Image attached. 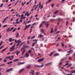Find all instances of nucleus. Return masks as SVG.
I'll return each mask as SVG.
<instances>
[{
	"label": "nucleus",
	"instance_id": "nucleus-1",
	"mask_svg": "<svg viewBox=\"0 0 75 75\" xmlns=\"http://www.w3.org/2000/svg\"><path fill=\"white\" fill-rule=\"evenodd\" d=\"M15 41L16 43H18L17 45H16V46L17 47H18V45L20 44V43L21 42V40H17H17H15Z\"/></svg>",
	"mask_w": 75,
	"mask_h": 75
},
{
	"label": "nucleus",
	"instance_id": "nucleus-2",
	"mask_svg": "<svg viewBox=\"0 0 75 75\" xmlns=\"http://www.w3.org/2000/svg\"><path fill=\"white\" fill-rule=\"evenodd\" d=\"M15 44H14V45L10 49V51H13V50H14V47H15Z\"/></svg>",
	"mask_w": 75,
	"mask_h": 75
},
{
	"label": "nucleus",
	"instance_id": "nucleus-3",
	"mask_svg": "<svg viewBox=\"0 0 75 75\" xmlns=\"http://www.w3.org/2000/svg\"><path fill=\"white\" fill-rule=\"evenodd\" d=\"M30 74L31 75H34V71L33 70H31L29 72Z\"/></svg>",
	"mask_w": 75,
	"mask_h": 75
},
{
	"label": "nucleus",
	"instance_id": "nucleus-4",
	"mask_svg": "<svg viewBox=\"0 0 75 75\" xmlns=\"http://www.w3.org/2000/svg\"><path fill=\"white\" fill-rule=\"evenodd\" d=\"M29 53H28V52H26L25 55V57H26V58H27V57H29Z\"/></svg>",
	"mask_w": 75,
	"mask_h": 75
},
{
	"label": "nucleus",
	"instance_id": "nucleus-5",
	"mask_svg": "<svg viewBox=\"0 0 75 75\" xmlns=\"http://www.w3.org/2000/svg\"><path fill=\"white\" fill-rule=\"evenodd\" d=\"M35 67H40V68H42V67H44V64H42L40 66L38 65H35Z\"/></svg>",
	"mask_w": 75,
	"mask_h": 75
},
{
	"label": "nucleus",
	"instance_id": "nucleus-6",
	"mask_svg": "<svg viewBox=\"0 0 75 75\" xmlns=\"http://www.w3.org/2000/svg\"><path fill=\"white\" fill-rule=\"evenodd\" d=\"M44 59V58H42L41 59H38V62H41V61H43Z\"/></svg>",
	"mask_w": 75,
	"mask_h": 75
},
{
	"label": "nucleus",
	"instance_id": "nucleus-7",
	"mask_svg": "<svg viewBox=\"0 0 75 75\" xmlns=\"http://www.w3.org/2000/svg\"><path fill=\"white\" fill-rule=\"evenodd\" d=\"M13 57H14V56H10L9 59V61H11L13 59Z\"/></svg>",
	"mask_w": 75,
	"mask_h": 75
},
{
	"label": "nucleus",
	"instance_id": "nucleus-8",
	"mask_svg": "<svg viewBox=\"0 0 75 75\" xmlns=\"http://www.w3.org/2000/svg\"><path fill=\"white\" fill-rule=\"evenodd\" d=\"M8 18V16H7L6 18L4 20L2 21V23H4V22L6 21V20Z\"/></svg>",
	"mask_w": 75,
	"mask_h": 75
},
{
	"label": "nucleus",
	"instance_id": "nucleus-9",
	"mask_svg": "<svg viewBox=\"0 0 75 75\" xmlns=\"http://www.w3.org/2000/svg\"><path fill=\"white\" fill-rule=\"evenodd\" d=\"M12 69H13V68H11L9 69H8V70H6V72H8L9 71H11L12 70Z\"/></svg>",
	"mask_w": 75,
	"mask_h": 75
},
{
	"label": "nucleus",
	"instance_id": "nucleus-10",
	"mask_svg": "<svg viewBox=\"0 0 75 75\" xmlns=\"http://www.w3.org/2000/svg\"><path fill=\"white\" fill-rule=\"evenodd\" d=\"M19 35V34L17 32L16 34V38H18V35Z\"/></svg>",
	"mask_w": 75,
	"mask_h": 75
},
{
	"label": "nucleus",
	"instance_id": "nucleus-11",
	"mask_svg": "<svg viewBox=\"0 0 75 75\" xmlns=\"http://www.w3.org/2000/svg\"><path fill=\"white\" fill-rule=\"evenodd\" d=\"M7 48H8V47L4 49L3 50H2V52H1V53H3L4 51H5L6 50V49H7Z\"/></svg>",
	"mask_w": 75,
	"mask_h": 75
},
{
	"label": "nucleus",
	"instance_id": "nucleus-12",
	"mask_svg": "<svg viewBox=\"0 0 75 75\" xmlns=\"http://www.w3.org/2000/svg\"><path fill=\"white\" fill-rule=\"evenodd\" d=\"M44 35H40L38 36V38H41V37H43Z\"/></svg>",
	"mask_w": 75,
	"mask_h": 75
},
{
	"label": "nucleus",
	"instance_id": "nucleus-13",
	"mask_svg": "<svg viewBox=\"0 0 75 75\" xmlns=\"http://www.w3.org/2000/svg\"><path fill=\"white\" fill-rule=\"evenodd\" d=\"M23 71H24V69H21V70H19V73H21V72H23Z\"/></svg>",
	"mask_w": 75,
	"mask_h": 75
},
{
	"label": "nucleus",
	"instance_id": "nucleus-14",
	"mask_svg": "<svg viewBox=\"0 0 75 75\" xmlns=\"http://www.w3.org/2000/svg\"><path fill=\"white\" fill-rule=\"evenodd\" d=\"M28 13V12H27L25 13V16H26V15L27 17H28V16H29V15H30V14H29Z\"/></svg>",
	"mask_w": 75,
	"mask_h": 75
},
{
	"label": "nucleus",
	"instance_id": "nucleus-15",
	"mask_svg": "<svg viewBox=\"0 0 75 75\" xmlns=\"http://www.w3.org/2000/svg\"><path fill=\"white\" fill-rule=\"evenodd\" d=\"M52 0H48L47 1L46 3V4H47L48 3H50V2H51Z\"/></svg>",
	"mask_w": 75,
	"mask_h": 75
},
{
	"label": "nucleus",
	"instance_id": "nucleus-16",
	"mask_svg": "<svg viewBox=\"0 0 75 75\" xmlns=\"http://www.w3.org/2000/svg\"><path fill=\"white\" fill-rule=\"evenodd\" d=\"M52 64V62L49 63L45 64V66H47V65H50V64Z\"/></svg>",
	"mask_w": 75,
	"mask_h": 75
},
{
	"label": "nucleus",
	"instance_id": "nucleus-17",
	"mask_svg": "<svg viewBox=\"0 0 75 75\" xmlns=\"http://www.w3.org/2000/svg\"><path fill=\"white\" fill-rule=\"evenodd\" d=\"M45 24L46 25V27L47 28H48V25H49V24H48V23L47 24V23H45Z\"/></svg>",
	"mask_w": 75,
	"mask_h": 75
},
{
	"label": "nucleus",
	"instance_id": "nucleus-18",
	"mask_svg": "<svg viewBox=\"0 0 75 75\" xmlns=\"http://www.w3.org/2000/svg\"><path fill=\"white\" fill-rule=\"evenodd\" d=\"M54 51H53L49 55V56L50 57H51V55H52V54H53V53H54Z\"/></svg>",
	"mask_w": 75,
	"mask_h": 75
},
{
	"label": "nucleus",
	"instance_id": "nucleus-19",
	"mask_svg": "<svg viewBox=\"0 0 75 75\" xmlns=\"http://www.w3.org/2000/svg\"><path fill=\"white\" fill-rule=\"evenodd\" d=\"M25 52V50L23 49V51L21 53V55H23V54H24Z\"/></svg>",
	"mask_w": 75,
	"mask_h": 75
},
{
	"label": "nucleus",
	"instance_id": "nucleus-20",
	"mask_svg": "<svg viewBox=\"0 0 75 75\" xmlns=\"http://www.w3.org/2000/svg\"><path fill=\"white\" fill-rule=\"evenodd\" d=\"M10 28H9L6 30V31H7L8 32H9V31H10Z\"/></svg>",
	"mask_w": 75,
	"mask_h": 75
},
{
	"label": "nucleus",
	"instance_id": "nucleus-21",
	"mask_svg": "<svg viewBox=\"0 0 75 75\" xmlns=\"http://www.w3.org/2000/svg\"><path fill=\"white\" fill-rule=\"evenodd\" d=\"M30 25H31L30 24L28 25H26V26H25V27H26V28H28L29 27H30Z\"/></svg>",
	"mask_w": 75,
	"mask_h": 75
},
{
	"label": "nucleus",
	"instance_id": "nucleus-22",
	"mask_svg": "<svg viewBox=\"0 0 75 75\" xmlns=\"http://www.w3.org/2000/svg\"><path fill=\"white\" fill-rule=\"evenodd\" d=\"M19 61V59H16L13 60V62H16V61Z\"/></svg>",
	"mask_w": 75,
	"mask_h": 75
},
{
	"label": "nucleus",
	"instance_id": "nucleus-23",
	"mask_svg": "<svg viewBox=\"0 0 75 75\" xmlns=\"http://www.w3.org/2000/svg\"><path fill=\"white\" fill-rule=\"evenodd\" d=\"M26 68H28V69H29V68H30V65H28V66L26 67Z\"/></svg>",
	"mask_w": 75,
	"mask_h": 75
},
{
	"label": "nucleus",
	"instance_id": "nucleus-24",
	"mask_svg": "<svg viewBox=\"0 0 75 75\" xmlns=\"http://www.w3.org/2000/svg\"><path fill=\"white\" fill-rule=\"evenodd\" d=\"M16 30H17V28H14L13 29V33H14V32L15 31H16Z\"/></svg>",
	"mask_w": 75,
	"mask_h": 75
},
{
	"label": "nucleus",
	"instance_id": "nucleus-25",
	"mask_svg": "<svg viewBox=\"0 0 75 75\" xmlns=\"http://www.w3.org/2000/svg\"><path fill=\"white\" fill-rule=\"evenodd\" d=\"M9 41H10V42H11V41H12V38H10L9 39Z\"/></svg>",
	"mask_w": 75,
	"mask_h": 75
},
{
	"label": "nucleus",
	"instance_id": "nucleus-26",
	"mask_svg": "<svg viewBox=\"0 0 75 75\" xmlns=\"http://www.w3.org/2000/svg\"><path fill=\"white\" fill-rule=\"evenodd\" d=\"M4 62H7V60L6 59H4Z\"/></svg>",
	"mask_w": 75,
	"mask_h": 75
},
{
	"label": "nucleus",
	"instance_id": "nucleus-27",
	"mask_svg": "<svg viewBox=\"0 0 75 75\" xmlns=\"http://www.w3.org/2000/svg\"><path fill=\"white\" fill-rule=\"evenodd\" d=\"M34 38H35V36H32L31 38L30 39H31V40L33 39H34Z\"/></svg>",
	"mask_w": 75,
	"mask_h": 75
},
{
	"label": "nucleus",
	"instance_id": "nucleus-28",
	"mask_svg": "<svg viewBox=\"0 0 75 75\" xmlns=\"http://www.w3.org/2000/svg\"><path fill=\"white\" fill-rule=\"evenodd\" d=\"M42 5H41V2H39V8H40V6H42Z\"/></svg>",
	"mask_w": 75,
	"mask_h": 75
},
{
	"label": "nucleus",
	"instance_id": "nucleus-29",
	"mask_svg": "<svg viewBox=\"0 0 75 75\" xmlns=\"http://www.w3.org/2000/svg\"><path fill=\"white\" fill-rule=\"evenodd\" d=\"M10 56L6 57H5V58L6 59H9V58H10Z\"/></svg>",
	"mask_w": 75,
	"mask_h": 75
},
{
	"label": "nucleus",
	"instance_id": "nucleus-30",
	"mask_svg": "<svg viewBox=\"0 0 75 75\" xmlns=\"http://www.w3.org/2000/svg\"><path fill=\"white\" fill-rule=\"evenodd\" d=\"M53 28H51V31H50L51 33H53Z\"/></svg>",
	"mask_w": 75,
	"mask_h": 75
},
{
	"label": "nucleus",
	"instance_id": "nucleus-31",
	"mask_svg": "<svg viewBox=\"0 0 75 75\" xmlns=\"http://www.w3.org/2000/svg\"><path fill=\"white\" fill-rule=\"evenodd\" d=\"M70 72L71 73H75V70L74 71L72 70Z\"/></svg>",
	"mask_w": 75,
	"mask_h": 75
},
{
	"label": "nucleus",
	"instance_id": "nucleus-32",
	"mask_svg": "<svg viewBox=\"0 0 75 75\" xmlns=\"http://www.w3.org/2000/svg\"><path fill=\"white\" fill-rule=\"evenodd\" d=\"M17 64V65H21V62H18Z\"/></svg>",
	"mask_w": 75,
	"mask_h": 75
},
{
	"label": "nucleus",
	"instance_id": "nucleus-33",
	"mask_svg": "<svg viewBox=\"0 0 75 75\" xmlns=\"http://www.w3.org/2000/svg\"><path fill=\"white\" fill-rule=\"evenodd\" d=\"M64 42H62V47H64Z\"/></svg>",
	"mask_w": 75,
	"mask_h": 75
},
{
	"label": "nucleus",
	"instance_id": "nucleus-34",
	"mask_svg": "<svg viewBox=\"0 0 75 75\" xmlns=\"http://www.w3.org/2000/svg\"><path fill=\"white\" fill-rule=\"evenodd\" d=\"M59 55V54H58V53H57V54H54V57H55V56H57V55Z\"/></svg>",
	"mask_w": 75,
	"mask_h": 75
},
{
	"label": "nucleus",
	"instance_id": "nucleus-35",
	"mask_svg": "<svg viewBox=\"0 0 75 75\" xmlns=\"http://www.w3.org/2000/svg\"><path fill=\"white\" fill-rule=\"evenodd\" d=\"M40 31H42V33H44V30L42 28L40 30Z\"/></svg>",
	"mask_w": 75,
	"mask_h": 75
},
{
	"label": "nucleus",
	"instance_id": "nucleus-36",
	"mask_svg": "<svg viewBox=\"0 0 75 75\" xmlns=\"http://www.w3.org/2000/svg\"><path fill=\"white\" fill-rule=\"evenodd\" d=\"M13 62H10L8 63H7V64H11Z\"/></svg>",
	"mask_w": 75,
	"mask_h": 75
},
{
	"label": "nucleus",
	"instance_id": "nucleus-37",
	"mask_svg": "<svg viewBox=\"0 0 75 75\" xmlns=\"http://www.w3.org/2000/svg\"><path fill=\"white\" fill-rule=\"evenodd\" d=\"M58 11H55V12H54V14H57V13H58Z\"/></svg>",
	"mask_w": 75,
	"mask_h": 75
},
{
	"label": "nucleus",
	"instance_id": "nucleus-38",
	"mask_svg": "<svg viewBox=\"0 0 75 75\" xmlns=\"http://www.w3.org/2000/svg\"><path fill=\"white\" fill-rule=\"evenodd\" d=\"M35 43H33V44H32V47H34V45H35Z\"/></svg>",
	"mask_w": 75,
	"mask_h": 75
},
{
	"label": "nucleus",
	"instance_id": "nucleus-39",
	"mask_svg": "<svg viewBox=\"0 0 75 75\" xmlns=\"http://www.w3.org/2000/svg\"><path fill=\"white\" fill-rule=\"evenodd\" d=\"M25 42H22L21 44H20L19 46L20 47V46H21V45H22V44H24V43H25Z\"/></svg>",
	"mask_w": 75,
	"mask_h": 75
},
{
	"label": "nucleus",
	"instance_id": "nucleus-40",
	"mask_svg": "<svg viewBox=\"0 0 75 75\" xmlns=\"http://www.w3.org/2000/svg\"><path fill=\"white\" fill-rule=\"evenodd\" d=\"M69 61H67V63L65 65H65H68V62H69Z\"/></svg>",
	"mask_w": 75,
	"mask_h": 75
},
{
	"label": "nucleus",
	"instance_id": "nucleus-41",
	"mask_svg": "<svg viewBox=\"0 0 75 75\" xmlns=\"http://www.w3.org/2000/svg\"><path fill=\"white\" fill-rule=\"evenodd\" d=\"M33 31V30H32V29H30V34H31V32Z\"/></svg>",
	"mask_w": 75,
	"mask_h": 75
},
{
	"label": "nucleus",
	"instance_id": "nucleus-42",
	"mask_svg": "<svg viewBox=\"0 0 75 75\" xmlns=\"http://www.w3.org/2000/svg\"><path fill=\"white\" fill-rule=\"evenodd\" d=\"M21 65H23V64H25V62H21Z\"/></svg>",
	"mask_w": 75,
	"mask_h": 75
},
{
	"label": "nucleus",
	"instance_id": "nucleus-43",
	"mask_svg": "<svg viewBox=\"0 0 75 75\" xmlns=\"http://www.w3.org/2000/svg\"><path fill=\"white\" fill-rule=\"evenodd\" d=\"M54 20H55V19H50V21H54Z\"/></svg>",
	"mask_w": 75,
	"mask_h": 75
},
{
	"label": "nucleus",
	"instance_id": "nucleus-44",
	"mask_svg": "<svg viewBox=\"0 0 75 75\" xmlns=\"http://www.w3.org/2000/svg\"><path fill=\"white\" fill-rule=\"evenodd\" d=\"M42 26V24H41L40 25L39 27L40 28V27H41Z\"/></svg>",
	"mask_w": 75,
	"mask_h": 75
},
{
	"label": "nucleus",
	"instance_id": "nucleus-45",
	"mask_svg": "<svg viewBox=\"0 0 75 75\" xmlns=\"http://www.w3.org/2000/svg\"><path fill=\"white\" fill-rule=\"evenodd\" d=\"M71 65H72L71 64H69L67 67V68H68V67H70V66H71Z\"/></svg>",
	"mask_w": 75,
	"mask_h": 75
},
{
	"label": "nucleus",
	"instance_id": "nucleus-46",
	"mask_svg": "<svg viewBox=\"0 0 75 75\" xmlns=\"http://www.w3.org/2000/svg\"><path fill=\"white\" fill-rule=\"evenodd\" d=\"M35 74L36 75H38V74H39V73H38V72H36L35 73Z\"/></svg>",
	"mask_w": 75,
	"mask_h": 75
},
{
	"label": "nucleus",
	"instance_id": "nucleus-47",
	"mask_svg": "<svg viewBox=\"0 0 75 75\" xmlns=\"http://www.w3.org/2000/svg\"><path fill=\"white\" fill-rule=\"evenodd\" d=\"M23 16H24V15H21V19H23Z\"/></svg>",
	"mask_w": 75,
	"mask_h": 75
},
{
	"label": "nucleus",
	"instance_id": "nucleus-48",
	"mask_svg": "<svg viewBox=\"0 0 75 75\" xmlns=\"http://www.w3.org/2000/svg\"><path fill=\"white\" fill-rule=\"evenodd\" d=\"M71 51H72V50H70L69 51L67 52V53H70Z\"/></svg>",
	"mask_w": 75,
	"mask_h": 75
},
{
	"label": "nucleus",
	"instance_id": "nucleus-49",
	"mask_svg": "<svg viewBox=\"0 0 75 75\" xmlns=\"http://www.w3.org/2000/svg\"><path fill=\"white\" fill-rule=\"evenodd\" d=\"M40 7V9H41L42 8H43V6H42V5H41Z\"/></svg>",
	"mask_w": 75,
	"mask_h": 75
},
{
	"label": "nucleus",
	"instance_id": "nucleus-50",
	"mask_svg": "<svg viewBox=\"0 0 75 75\" xmlns=\"http://www.w3.org/2000/svg\"><path fill=\"white\" fill-rule=\"evenodd\" d=\"M3 6V4H1L0 6V7H1Z\"/></svg>",
	"mask_w": 75,
	"mask_h": 75
},
{
	"label": "nucleus",
	"instance_id": "nucleus-51",
	"mask_svg": "<svg viewBox=\"0 0 75 75\" xmlns=\"http://www.w3.org/2000/svg\"><path fill=\"white\" fill-rule=\"evenodd\" d=\"M4 65H5V64H1L0 65V67H2V66H4Z\"/></svg>",
	"mask_w": 75,
	"mask_h": 75
},
{
	"label": "nucleus",
	"instance_id": "nucleus-52",
	"mask_svg": "<svg viewBox=\"0 0 75 75\" xmlns=\"http://www.w3.org/2000/svg\"><path fill=\"white\" fill-rule=\"evenodd\" d=\"M2 43H3V41H1L0 43V46L2 45Z\"/></svg>",
	"mask_w": 75,
	"mask_h": 75
},
{
	"label": "nucleus",
	"instance_id": "nucleus-53",
	"mask_svg": "<svg viewBox=\"0 0 75 75\" xmlns=\"http://www.w3.org/2000/svg\"><path fill=\"white\" fill-rule=\"evenodd\" d=\"M20 52V51H19L17 52L16 55H18V54H19V53Z\"/></svg>",
	"mask_w": 75,
	"mask_h": 75
},
{
	"label": "nucleus",
	"instance_id": "nucleus-54",
	"mask_svg": "<svg viewBox=\"0 0 75 75\" xmlns=\"http://www.w3.org/2000/svg\"><path fill=\"white\" fill-rule=\"evenodd\" d=\"M30 1H28L27 2L26 4H27V5H28V4H29V3H30Z\"/></svg>",
	"mask_w": 75,
	"mask_h": 75
},
{
	"label": "nucleus",
	"instance_id": "nucleus-55",
	"mask_svg": "<svg viewBox=\"0 0 75 75\" xmlns=\"http://www.w3.org/2000/svg\"><path fill=\"white\" fill-rule=\"evenodd\" d=\"M28 52V53H31V51L30 50H29Z\"/></svg>",
	"mask_w": 75,
	"mask_h": 75
},
{
	"label": "nucleus",
	"instance_id": "nucleus-56",
	"mask_svg": "<svg viewBox=\"0 0 75 75\" xmlns=\"http://www.w3.org/2000/svg\"><path fill=\"white\" fill-rule=\"evenodd\" d=\"M54 4H52L51 5V7H54Z\"/></svg>",
	"mask_w": 75,
	"mask_h": 75
},
{
	"label": "nucleus",
	"instance_id": "nucleus-57",
	"mask_svg": "<svg viewBox=\"0 0 75 75\" xmlns=\"http://www.w3.org/2000/svg\"><path fill=\"white\" fill-rule=\"evenodd\" d=\"M13 28H14L13 27H12L10 29V31H11V30H13Z\"/></svg>",
	"mask_w": 75,
	"mask_h": 75
},
{
	"label": "nucleus",
	"instance_id": "nucleus-58",
	"mask_svg": "<svg viewBox=\"0 0 75 75\" xmlns=\"http://www.w3.org/2000/svg\"><path fill=\"white\" fill-rule=\"evenodd\" d=\"M68 21H67V22H66V26H67V24H68Z\"/></svg>",
	"mask_w": 75,
	"mask_h": 75
},
{
	"label": "nucleus",
	"instance_id": "nucleus-59",
	"mask_svg": "<svg viewBox=\"0 0 75 75\" xmlns=\"http://www.w3.org/2000/svg\"><path fill=\"white\" fill-rule=\"evenodd\" d=\"M37 7H38V5H37L36 6L35 8V10L37 8Z\"/></svg>",
	"mask_w": 75,
	"mask_h": 75
},
{
	"label": "nucleus",
	"instance_id": "nucleus-60",
	"mask_svg": "<svg viewBox=\"0 0 75 75\" xmlns=\"http://www.w3.org/2000/svg\"><path fill=\"white\" fill-rule=\"evenodd\" d=\"M56 6H57V7H58V6H59V4H57L56 5Z\"/></svg>",
	"mask_w": 75,
	"mask_h": 75
},
{
	"label": "nucleus",
	"instance_id": "nucleus-61",
	"mask_svg": "<svg viewBox=\"0 0 75 75\" xmlns=\"http://www.w3.org/2000/svg\"><path fill=\"white\" fill-rule=\"evenodd\" d=\"M37 0H35V1L34 4H36V3H37Z\"/></svg>",
	"mask_w": 75,
	"mask_h": 75
},
{
	"label": "nucleus",
	"instance_id": "nucleus-62",
	"mask_svg": "<svg viewBox=\"0 0 75 75\" xmlns=\"http://www.w3.org/2000/svg\"><path fill=\"white\" fill-rule=\"evenodd\" d=\"M7 25H3V27H6V26H7Z\"/></svg>",
	"mask_w": 75,
	"mask_h": 75
},
{
	"label": "nucleus",
	"instance_id": "nucleus-63",
	"mask_svg": "<svg viewBox=\"0 0 75 75\" xmlns=\"http://www.w3.org/2000/svg\"><path fill=\"white\" fill-rule=\"evenodd\" d=\"M54 30H55V31H57V27H55Z\"/></svg>",
	"mask_w": 75,
	"mask_h": 75
},
{
	"label": "nucleus",
	"instance_id": "nucleus-64",
	"mask_svg": "<svg viewBox=\"0 0 75 75\" xmlns=\"http://www.w3.org/2000/svg\"><path fill=\"white\" fill-rule=\"evenodd\" d=\"M69 60H71V57H69Z\"/></svg>",
	"mask_w": 75,
	"mask_h": 75
}]
</instances>
